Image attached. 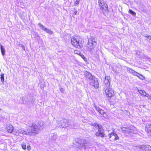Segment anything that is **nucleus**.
<instances>
[{
    "label": "nucleus",
    "instance_id": "17",
    "mask_svg": "<svg viewBox=\"0 0 151 151\" xmlns=\"http://www.w3.org/2000/svg\"><path fill=\"white\" fill-rule=\"evenodd\" d=\"M121 129L124 132V133H129L131 132V129H129L127 128L124 127H121Z\"/></svg>",
    "mask_w": 151,
    "mask_h": 151
},
{
    "label": "nucleus",
    "instance_id": "24",
    "mask_svg": "<svg viewBox=\"0 0 151 151\" xmlns=\"http://www.w3.org/2000/svg\"><path fill=\"white\" fill-rule=\"evenodd\" d=\"M145 37H146V40L149 42H151V36H146Z\"/></svg>",
    "mask_w": 151,
    "mask_h": 151
},
{
    "label": "nucleus",
    "instance_id": "5",
    "mask_svg": "<svg viewBox=\"0 0 151 151\" xmlns=\"http://www.w3.org/2000/svg\"><path fill=\"white\" fill-rule=\"evenodd\" d=\"M30 133V130H25L24 129L21 128L19 129H15L13 131V134L17 135V134H21L24 135H29Z\"/></svg>",
    "mask_w": 151,
    "mask_h": 151
},
{
    "label": "nucleus",
    "instance_id": "32",
    "mask_svg": "<svg viewBox=\"0 0 151 151\" xmlns=\"http://www.w3.org/2000/svg\"><path fill=\"white\" fill-rule=\"evenodd\" d=\"M133 129H134V130H135L134 131V133L136 134V133H137V130L136 129L135 127H133Z\"/></svg>",
    "mask_w": 151,
    "mask_h": 151
},
{
    "label": "nucleus",
    "instance_id": "15",
    "mask_svg": "<svg viewBox=\"0 0 151 151\" xmlns=\"http://www.w3.org/2000/svg\"><path fill=\"white\" fill-rule=\"evenodd\" d=\"M145 130L148 133L151 135V124H146Z\"/></svg>",
    "mask_w": 151,
    "mask_h": 151
},
{
    "label": "nucleus",
    "instance_id": "22",
    "mask_svg": "<svg viewBox=\"0 0 151 151\" xmlns=\"http://www.w3.org/2000/svg\"><path fill=\"white\" fill-rule=\"evenodd\" d=\"M1 81L2 82V83H4V74L1 73Z\"/></svg>",
    "mask_w": 151,
    "mask_h": 151
},
{
    "label": "nucleus",
    "instance_id": "34",
    "mask_svg": "<svg viewBox=\"0 0 151 151\" xmlns=\"http://www.w3.org/2000/svg\"><path fill=\"white\" fill-rule=\"evenodd\" d=\"M34 101L35 99H32V101H31V104H33L34 103Z\"/></svg>",
    "mask_w": 151,
    "mask_h": 151
},
{
    "label": "nucleus",
    "instance_id": "7",
    "mask_svg": "<svg viewBox=\"0 0 151 151\" xmlns=\"http://www.w3.org/2000/svg\"><path fill=\"white\" fill-rule=\"evenodd\" d=\"M40 129L35 124L32 123L30 133L29 135H31L32 133H34L36 134L38 133Z\"/></svg>",
    "mask_w": 151,
    "mask_h": 151
},
{
    "label": "nucleus",
    "instance_id": "4",
    "mask_svg": "<svg viewBox=\"0 0 151 151\" xmlns=\"http://www.w3.org/2000/svg\"><path fill=\"white\" fill-rule=\"evenodd\" d=\"M88 47L89 51H91L96 45V39L93 37H91L88 39Z\"/></svg>",
    "mask_w": 151,
    "mask_h": 151
},
{
    "label": "nucleus",
    "instance_id": "10",
    "mask_svg": "<svg viewBox=\"0 0 151 151\" xmlns=\"http://www.w3.org/2000/svg\"><path fill=\"white\" fill-rule=\"evenodd\" d=\"M105 89V93L107 97H110L114 96V91L111 88L109 87V88H106Z\"/></svg>",
    "mask_w": 151,
    "mask_h": 151
},
{
    "label": "nucleus",
    "instance_id": "28",
    "mask_svg": "<svg viewBox=\"0 0 151 151\" xmlns=\"http://www.w3.org/2000/svg\"><path fill=\"white\" fill-rule=\"evenodd\" d=\"M27 149L28 151H29L31 149V147L29 145H27Z\"/></svg>",
    "mask_w": 151,
    "mask_h": 151
},
{
    "label": "nucleus",
    "instance_id": "11",
    "mask_svg": "<svg viewBox=\"0 0 151 151\" xmlns=\"http://www.w3.org/2000/svg\"><path fill=\"white\" fill-rule=\"evenodd\" d=\"M99 5L101 9L106 10L107 9V5L106 4L104 1L103 0H98Z\"/></svg>",
    "mask_w": 151,
    "mask_h": 151
},
{
    "label": "nucleus",
    "instance_id": "14",
    "mask_svg": "<svg viewBox=\"0 0 151 151\" xmlns=\"http://www.w3.org/2000/svg\"><path fill=\"white\" fill-rule=\"evenodd\" d=\"M6 129L10 133L13 132V133L14 128L12 125L9 124L7 125L6 127Z\"/></svg>",
    "mask_w": 151,
    "mask_h": 151
},
{
    "label": "nucleus",
    "instance_id": "29",
    "mask_svg": "<svg viewBox=\"0 0 151 151\" xmlns=\"http://www.w3.org/2000/svg\"><path fill=\"white\" fill-rule=\"evenodd\" d=\"M139 73H138L134 71V72H133V74L134 76H138V75H139Z\"/></svg>",
    "mask_w": 151,
    "mask_h": 151
},
{
    "label": "nucleus",
    "instance_id": "42",
    "mask_svg": "<svg viewBox=\"0 0 151 151\" xmlns=\"http://www.w3.org/2000/svg\"><path fill=\"white\" fill-rule=\"evenodd\" d=\"M0 110H1V109H0Z\"/></svg>",
    "mask_w": 151,
    "mask_h": 151
},
{
    "label": "nucleus",
    "instance_id": "41",
    "mask_svg": "<svg viewBox=\"0 0 151 151\" xmlns=\"http://www.w3.org/2000/svg\"><path fill=\"white\" fill-rule=\"evenodd\" d=\"M143 106V107H145V105L143 106Z\"/></svg>",
    "mask_w": 151,
    "mask_h": 151
},
{
    "label": "nucleus",
    "instance_id": "35",
    "mask_svg": "<svg viewBox=\"0 0 151 151\" xmlns=\"http://www.w3.org/2000/svg\"><path fill=\"white\" fill-rule=\"evenodd\" d=\"M97 125H99V124H97L94 123L93 124V125L94 126L97 127Z\"/></svg>",
    "mask_w": 151,
    "mask_h": 151
},
{
    "label": "nucleus",
    "instance_id": "3",
    "mask_svg": "<svg viewBox=\"0 0 151 151\" xmlns=\"http://www.w3.org/2000/svg\"><path fill=\"white\" fill-rule=\"evenodd\" d=\"M56 127L62 128H65L68 127L70 124V121L67 119H62L60 121H56Z\"/></svg>",
    "mask_w": 151,
    "mask_h": 151
},
{
    "label": "nucleus",
    "instance_id": "30",
    "mask_svg": "<svg viewBox=\"0 0 151 151\" xmlns=\"http://www.w3.org/2000/svg\"><path fill=\"white\" fill-rule=\"evenodd\" d=\"M80 2V0H76V1L75 2V5H78Z\"/></svg>",
    "mask_w": 151,
    "mask_h": 151
},
{
    "label": "nucleus",
    "instance_id": "26",
    "mask_svg": "<svg viewBox=\"0 0 151 151\" xmlns=\"http://www.w3.org/2000/svg\"><path fill=\"white\" fill-rule=\"evenodd\" d=\"M137 77H138L139 78L142 80H144L145 79V78L142 75L139 73Z\"/></svg>",
    "mask_w": 151,
    "mask_h": 151
},
{
    "label": "nucleus",
    "instance_id": "20",
    "mask_svg": "<svg viewBox=\"0 0 151 151\" xmlns=\"http://www.w3.org/2000/svg\"><path fill=\"white\" fill-rule=\"evenodd\" d=\"M97 127L98 128V132H103V133H104V130L103 129L102 126L101 125H97Z\"/></svg>",
    "mask_w": 151,
    "mask_h": 151
},
{
    "label": "nucleus",
    "instance_id": "18",
    "mask_svg": "<svg viewBox=\"0 0 151 151\" xmlns=\"http://www.w3.org/2000/svg\"><path fill=\"white\" fill-rule=\"evenodd\" d=\"M95 108L96 109V110L98 111L100 114L102 115L105 112L102 109H100L99 107L97 106H95Z\"/></svg>",
    "mask_w": 151,
    "mask_h": 151
},
{
    "label": "nucleus",
    "instance_id": "1",
    "mask_svg": "<svg viewBox=\"0 0 151 151\" xmlns=\"http://www.w3.org/2000/svg\"><path fill=\"white\" fill-rule=\"evenodd\" d=\"M85 75L86 78L90 81V84L95 88H98L99 86L97 79L93 76L91 74L88 72L85 73Z\"/></svg>",
    "mask_w": 151,
    "mask_h": 151
},
{
    "label": "nucleus",
    "instance_id": "12",
    "mask_svg": "<svg viewBox=\"0 0 151 151\" xmlns=\"http://www.w3.org/2000/svg\"><path fill=\"white\" fill-rule=\"evenodd\" d=\"M38 25L41 28V29L45 31L47 33H48L50 35H52L53 34V32L49 29H48L44 27L42 24L40 23L38 24Z\"/></svg>",
    "mask_w": 151,
    "mask_h": 151
},
{
    "label": "nucleus",
    "instance_id": "37",
    "mask_svg": "<svg viewBox=\"0 0 151 151\" xmlns=\"http://www.w3.org/2000/svg\"><path fill=\"white\" fill-rule=\"evenodd\" d=\"M77 11L76 10L74 12L75 15H76L77 14Z\"/></svg>",
    "mask_w": 151,
    "mask_h": 151
},
{
    "label": "nucleus",
    "instance_id": "9",
    "mask_svg": "<svg viewBox=\"0 0 151 151\" xmlns=\"http://www.w3.org/2000/svg\"><path fill=\"white\" fill-rule=\"evenodd\" d=\"M111 79L110 77L108 76H106L105 77V80L104 81V83L105 84L104 89L106 88H109L110 85Z\"/></svg>",
    "mask_w": 151,
    "mask_h": 151
},
{
    "label": "nucleus",
    "instance_id": "16",
    "mask_svg": "<svg viewBox=\"0 0 151 151\" xmlns=\"http://www.w3.org/2000/svg\"><path fill=\"white\" fill-rule=\"evenodd\" d=\"M109 137L110 138L112 137H114V140H115L118 139L119 138V137L117 136V134L114 132L111 133L109 134Z\"/></svg>",
    "mask_w": 151,
    "mask_h": 151
},
{
    "label": "nucleus",
    "instance_id": "13",
    "mask_svg": "<svg viewBox=\"0 0 151 151\" xmlns=\"http://www.w3.org/2000/svg\"><path fill=\"white\" fill-rule=\"evenodd\" d=\"M137 89L141 95L146 96L148 98V99L151 100V96L149 94L146 93L144 90H139L137 88Z\"/></svg>",
    "mask_w": 151,
    "mask_h": 151
},
{
    "label": "nucleus",
    "instance_id": "36",
    "mask_svg": "<svg viewBox=\"0 0 151 151\" xmlns=\"http://www.w3.org/2000/svg\"><path fill=\"white\" fill-rule=\"evenodd\" d=\"M129 12L130 14H132V10L131 9L129 10Z\"/></svg>",
    "mask_w": 151,
    "mask_h": 151
},
{
    "label": "nucleus",
    "instance_id": "19",
    "mask_svg": "<svg viewBox=\"0 0 151 151\" xmlns=\"http://www.w3.org/2000/svg\"><path fill=\"white\" fill-rule=\"evenodd\" d=\"M96 136H100L102 137H103L104 136V133H103V132H98L96 133Z\"/></svg>",
    "mask_w": 151,
    "mask_h": 151
},
{
    "label": "nucleus",
    "instance_id": "25",
    "mask_svg": "<svg viewBox=\"0 0 151 151\" xmlns=\"http://www.w3.org/2000/svg\"><path fill=\"white\" fill-rule=\"evenodd\" d=\"M57 135L56 133H54L52 137V139L54 140H55L57 138Z\"/></svg>",
    "mask_w": 151,
    "mask_h": 151
},
{
    "label": "nucleus",
    "instance_id": "40",
    "mask_svg": "<svg viewBox=\"0 0 151 151\" xmlns=\"http://www.w3.org/2000/svg\"><path fill=\"white\" fill-rule=\"evenodd\" d=\"M19 46L20 47H22V46H24L23 45L21 44L19 45Z\"/></svg>",
    "mask_w": 151,
    "mask_h": 151
},
{
    "label": "nucleus",
    "instance_id": "21",
    "mask_svg": "<svg viewBox=\"0 0 151 151\" xmlns=\"http://www.w3.org/2000/svg\"><path fill=\"white\" fill-rule=\"evenodd\" d=\"M0 48L2 55H5V49L1 45Z\"/></svg>",
    "mask_w": 151,
    "mask_h": 151
},
{
    "label": "nucleus",
    "instance_id": "39",
    "mask_svg": "<svg viewBox=\"0 0 151 151\" xmlns=\"http://www.w3.org/2000/svg\"><path fill=\"white\" fill-rule=\"evenodd\" d=\"M22 49L23 50H25V47L24 46H22Z\"/></svg>",
    "mask_w": 151,
    "mask_h": 151
},
{
    "label": "nucleus",
    "instance_id": "6",
    "mask_svg": "<svg viewBox=\"0 0 151 151\" xmlns=\"http://www.w3.org/2000/svg\"><path fill=\"white\" fill-rule=\"evenodd\" d=\"M78 144V148L80 149H85L87 148L86 142L84 139H80L77 143Z\"/></svg>",
    "mask_w": 151,
    "mask_h": 151
},
{
    "label": "nucleus",
    "instance_id": "33",
    "mask_svg": "<svg viewBox=\"0 0 151 151\" xmlns=\"http://www.w3.org/2000/svg\"><path fill=\"white\" fill-rule=\"evenodd\" d=\"M60 91L61 92L63 93L64 91V90L63 88H60Z\"/></svg>",
    "mask_w": 151,
    "mask_h": 151
},
{
    "label": "nucleus",
    "instance_id": "8",
    "mask_svg": "<svg viewBox=\"0 0 151 151\" xmlns=\"http://www.w3.org/2000/svg\"><path fill=\"white\" fill-rule=\"evenodd\" d=\"M136 148L137 149H140L142 151H151V147L149 145H139L137 146Z\"/></svg>",
    "mask_w": 151,
    "mask_h": 151
},
{
    "label": "nucleus",
    "instance_id": "38",
    "mask_svg": "<svg viewBox=\"0 0 151 151\" xmlns=\"http://www.w3.org/2000/svg\"><path fill=\"white\" fill-rule=\"evenodd\" d=\"M136 14L135 12L133 11V16H135Z\"/></svg>",
    "mask_w": 151,
    "mask_h": 151
},
{
    "label": "nucleus",
    "instance_id": "23",
    "mask_svg": "<svg viewBox=\"0 0 151 151\" xmlns=\"http://www.w3.org/2000/svg\"><path fill=\"white\" fill-rule=\"evenodd\" d=\"M21 146L22 148L24 150H25L27 147V145L25 143L23 142L21 144Z\"/></svg>",
    "mask_w": 151,
    "mask_h": 151
},
{
    "label": "nucleus",
    "instance_id": "27",
    "mask_svg": "<svg viewBox=\"0 0 151 151\" xmlns=\"http://www.w3.org/2000/svg\"><path fill=\"white\" fill-rule=\"evenodd\" d=\"M44 124V123L42 121H40L38 122V125L40 127L42 126Z\"/></svg>",
    "mask_w": 151,
    "mask_h": 151
},
{
    "label": "nucleus",
    "instance_id": "31",
    "mask_svg": "<svg viewBox=\"0 0 151 151\" xmlns=\"http://www.w3.org/2000/svg\"><path fill=\"white\" fill-rule=\"evenodd\" d=\"M102 115L105 118H106L107 117H108V116L107 115V114H106V113L105 112L103 115Z\"/></svg>",
    "mask_w": 151,
    "mask_h": 151
},
{
    "label": "nucleus",
    "instance_id": "2",
    "mask_svg": "<svg viewBox=\"0 0 151 151\" xmlns=\"http://www.w3.org/2000/svg\"><path fill=\"white\" fill-rule=\"evenodd\" d=\"M81 39L77 37H75L71 38V44L78 48H81L82 46Z\"/></svg>",
    "mask_w": 151,
    "mask_h": 151
}]
</instances>
